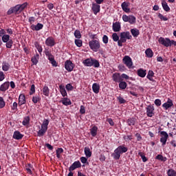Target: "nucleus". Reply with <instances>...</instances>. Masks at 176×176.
Instances as JSON below:
<instances>
[{
    "instance_id": "1",
    "label": "nucleus",
    "mask_w": 176,
    "mask_h": 176,
    "mask_svg": "<svg viewBox=\"0 0 176 176\" xmlns=\"http://www.w3.org/2000/svg\"><path fill=\"white\" fill-rule=\"evenodd\" d=\"M127 151H129L127 147L123 145L119 146L114 150V153L111 155V156H113V159L116 160H119V159H120V155H122V153H126Z\"/></svg>"
},
{
    "instance_id": "2",
    "label": "nucleus",
    "mask_w": 176,
    "mask_h": 176,
    "mask_svg": "<svg viewBox=\"0 0 176 176\" xmlns=\"http://www.w3.org/2000/svg\"><path fill=\"white\" fill-rule=\"evenodd\" d=\"M133 36L130 34V32H122L120 34V41H118V46L122 47L123 43L127 42V39H131Z\"/></svg>"
},
{
    "instance_id": "3",
    "label": "nucleus",
    "mask_w": 176,
    "mask_h": 176,
    "mask_svg": "<svg viewBox=\"0 0 176 176\" xmlns=\"http://www.w3.org/2000/svg\"><path fill=\"white\" fill-rule=\"evenodd\" d=\"M159 43L160 45H163V46H165L166 47H168L170 46H176V41L174 40H170L168 38H163L160 37L158 39Z\"/></svg>"
},
{
    "instance_id": "4",
    "label": "nucleus",
    "mask_w": 176,
    "mask_h": 176,
    "mask_svg": "<svg viewBox=\"0 0 176 176\" xmlns=\"http://www.w3.org/2000/svg\"><path fill=\"white\" fill-rule=\"evenodd\" d=\"M49 123H50V120L44 119L41 124V129L38 130L37 132V135L38 137H43V135L46 134V131H47V126H49Z\"/></svg>"
},
{
    "instance_id": "5",
    "label": "nucleus",
    "mask_w": 176,
    "mask_h": 176,
    "mask_svg": "<svg viewBox=\"0 0 176 176\" xmlns=\"http://www.w3.org/2000/svg\"><path fill=\"white\" fill-rule=\"evenodd\" d=\"M82 64L85 67H94L95 68H98V67H100V62L93 58H87L84 60Z\"/></svg>"
},
{
    "instance_id": "6",
    "label": "nucleus",
    "mask_w": 176,
    "mask_h": 176,
    "mask_svg": "<svg viewBox=\"0 0 176 176\" xmlns=\"http://www.w3.org/2000/svg\"><path fill=\"white\" fill-rule=\"evenodd\" d=\"M89 46L90 47V50H93V52H98L101 47V45L100 44V40H92L89 41Z\"/></svg>"
},
{
    "instance_id": "7",
    "label": "nucleus",
    "mask_w": 176,
    "mask_h": 176,
    "mask_svg": "<svg viewBox=\"0 0 176 176\" xmlns=\"http://www.w3.org/2000/svg\"><path fill=\"white\" fill-rule=\"evenodd\" d=\"M122 20L124 23H129V24H135V21L137 19L133 15H129L126 14L122 15Z\"/></svg>"
},
{
    "instance_id": "8",
    "label": "nucleus",
    "mask_w": 176,
    "mask_h": 176,
    "mask_svg": "<svg viewBox=\"0 0 176 176\" xmlns=\"http://www.w3.org/2000/svg\"><path fill=\"white\" fill-rule=\"evenodd\" d=\"M160 142L162 143V146H164L167 144V140H168V133L167 132L162 131L160 132Z\"/></svg>"
},
{
    "instance_id": "9",
    "label": "nucleus",
    "mask_w": 176,
    "mask_h": 176,
    "mask_svg": "<svg viewBox=\"0 0 176 176\" xmlns=\"http://www.w3.org/2000/svg\"><path fill=\"white\" fill-rule=\"evenodd\" d=\"M122 62L129 69L133 68V60H131V58L130 56H125L122 59Z\"/></svg>"
},
{
    "instance_id": "10",
    "label": "nucleus",
    "mask_w": 176,
    "mask_h": 176,
    "mask_svg": "<svg viewBox=\"0 0 176 176\" xmlns=\"http://www.w3.org/2000/svg\"><path fill=\"white\" fill-rule=\"evenodd\" d=\"M75 67V65L72 63L71 60H66L65 63V68L68 72H72L74 71V68Z\"/></svg>"
},
{
    "instance_id": "11",
    "label": "nucleus",
    "mask_w": 176,
    "mask_h": 176,
    "mask_svg": "<svg viewBox=\"0 0 176 176\" xmlns=\"http://www.w3.org/2000/svg\"><path fill=\"white\" fill-rule=\"evenodd\" d=\"M146 115L148 118H152L155 116V107L152 105H148L146 107Z\"/></svg>"
},
{
    "instance_id": "12",
    "label": "nucleus",
    "mask_w": 176,
    "mask_h": 176,
    "mask_svg": "<svg viewBox=\"0 0 176 176\" xmlns=\"http://www.w3.org/2000/svg\"><path fill=\"white\" fill-rule=\"evenodd\" d=\"M21 12V10L20 9V5H16L13 8H11L8 11V14H12L13 13L17 14L20 13Z\"/></svg>"
},
{
    "instance_id": "13",
    "label": "nucleus",
    "mask_w": 176,
    "mask_h": 176,
    "mask_svg": "<svg viewBox=\"0 0 176 176\" xmlns=\"http://www.w3.org/2000/svg\"><path fill=\"white\" fill-rule=\"evenodd\" d=\"M172 107H174V103L173 102V100L168 98L167 102L162 104V107L167 111V109H170Z\"/></svg>"
},
{
    "instance_id": "14",
    "label": "nucleus",
    "mask_w": 176,
    "mask_h": 176,
    "mask_svg": "<svg viewBox=\"0 0 176 176\" xmlns=\"http://www.w3.org/2000/svg\"><path fill=\"white\" fill-rule=\"evenodd\" d=\"M80 167H82V164H80V161H76L69 168V171H74V170H76V168H80Z\"/></svg>"
},
{
    "instance_id": "15",
    "label": "nucleus",
    "mask_w": 176,
    "mask_h": 176,
    "mask_svg": "<svg viewBox=\"0 0 176 176\" xmlns=\"http://www.w3.org/2000/svg\"><path fill=\"white\" fill-rule=\"evenodd\" d=\"M130 6V3L124 1L121 4V8L125 13H130V8H129Z\"/></svg>"
},
{
    "instance_id": "16",
    "label": "nucleus",
    "mask_w": 176,
    "mask_h": 176,
    "mask_svg": "<svg viewBox=\"0 0 176 176\" xmlns=\"http://www.w3.org/2000/svg\"><path fill=\"white\" fill-rule=\"evenodd\" d=\"M113 31L114 32H119L122 28V25H120V22L117 21L116 23H113Z\"/></svg>"
},
{
    "instance_id": "17",
    "label": "nucleus",
    "mask_w": 176,
    "mask_h": 176,
    "mask_svg": "<svg viewBox=\"0 0 176 176\" xmlns=\"http://www.w3.org/2000/svg\"><path fill=\"white\" fill-rule=\"evenodd\" d=\"M45 45L47 46H50V47H52V46H54L56 45V41H54V38L53 37H48L45 40Z\"/></svg>"
},
{
    "instance_id": "18",
    "label": "nucleus",
    "mask_w": 176,
    "mask_h": 176,
    "mask_svg": "<svg viewBox=\"0 0 176 176\" xmlns=\"http://www.w3.org/2000/svg\"><path fill=\"white\" fill-rule=\"evenodd\" d=\"M30 28L32 31H40V30L43 28V24L38 23L36 25H32Z\"/></svg>"
},
{
    "instance_id": "19",
    "label": "nucleus",
    "mask_w": 176,
    "mask_h": 176,
    "mask_svg": "<svg viewBox=\"0 0 176 176\" xmlns=\"http://www.w3.org/2000/svg\"><path fill=\"white\" fill-rule=\"evenodd\" d=\"M112 78H113V80L114 82H122V80H123V79H122V76H120V74H119V73L113 74Z\"/></svg>"
},
{
    "instance_id": "20",
    "label": "nucleus",
    "mask_w": 176,
    "mask_h": 176,
    "mask_svg": "<svg viewBox=\"0 0 176 176\" xmlns=\"http://www.w3.org/2000/svg\"><path fill=\"white\" fill-rule=\"evenodd\" d=\"M100 5L96 3H92V10L94 14H97V13H100Z\"/></svg>"
},
{
    "instance_id": "21",
    "label": "nucleus",
    "mask_w": 176,
    "mask_h": 176,
    "mask_svg": "<svg viewBox=\"0 0 176 176\" xmlns=\"http://www.w3.org/2000/svg\"><path fill=\"white\" fill-rule=\"evenodd\" d=\"M10 86V84L9 82H5L3 84H2L0 86V91H6L8 89H9V87Z\"/></svg>"
},
{
    "instance_id": "22",
    "label": "nucleus",
    "mask_w": 176,
    "mask_h": 176,
    "mask_svg": "<svg viewBox=\"0 0 176 176\" xmlns=\"http://www.w3.org/2000/svg\"><path fill=\"white\" fill-rule=\"evenodd\" d=\"M24 137V135L21 134L20 131H15L13 134V138L14 140H21Z\"/></svg>"
},
{
    "instance_id": "23",
    "label": "nucleus",
    "mask_w": 176,
    "mask_h": 176,
    "mask_svg": "<svg viewBox=\"0 0 176 176\" xmlns=\"http://www.w3.org/2000/svg\"><path fill=\"white\" fill-rule=\"evenodd\" d=\"M92 90L94 93H95L96 94H98V93H100V85L97 83H94L92 85Z\"/></svg>"
},
{
    "instance_id": "24",
    "label": "nucleus",
    "mask_w": 176,
    "mask_h": 176,
    "mask_svg": "<svg viewBox=\"0 0 176 176\" xmlns=\"http://www.w3.org/2000/svg\"><path fill=\"white\" fill-rule=\"evenodd\" d=\"M25 102H26L25 96H24L23 94L19 95V105H24V104H25Z\"/></svg>"
},
{
    "instance_id": "25",
    "label": "nucleus",
    "mask_w": 176,
    "mask_h": 176,
    "mask_svg": "<svg viewBox=\"0 0 176 176\" xmlns=\"http://www.w3.org/2000/svg\"><path fill=\"white\" fill-rule=\"evenodd\" d=\"M59 89H60V93L62 95V96L67 97V91L65 90V87H64V85H60Z\"/></svg>"
},
{
    "instance_id": "26",
    "label": "nucleus",
    "mask_w": 176,
    "mask_h": 176,
    "mask_svg": "<svg viewBox=\"0 0 176 176\" xmlns=\"http://www.w3.org/2000/svg\"><path fill=\"white\" fill-rule=\"evenodd\" d=\"M43 94L45 96V97H49V94H50V89L49 87L44 86L43 88Z\"/></svg>"
},
{
    "instance_id": "27",
    "label": "nucleus",
    "mask_w": 176,
    "mask_h": 176,
    "mask_svg": "<svg viewBox=\"0 0 176 176\" xmlns=\"http://www.w3.org/2000/svg\"><path fill=\"white\" fill-rule=\"evenodd\" d=\"M145 54L148 58L153 57V51L151 48H148L145 51Z\"/></svg>"
},
{
    "instance_id": "28",
    "label": "nucleus",
    "mask_w": 176,
    "mask_h": 176,
    "mask_svg": "<svg viewBox=\"0 0 176 176\" xmlns=\"http://www.w3.org/2000/svg\"><path fill=\"white\" fill-rule=\"evenodd\" d=\"M62 104L65 106L71 105L72 102H71V100H69L68 98H63L61 100Z\"/></svg>"
},
{
    "instance_id": "29",
    "label": "nucleus",
    "mask_w": 176,
    "mask_h": 176,
    "mask_svg": "<svg viewBox=\"0 0 176 176\" xmlns=\"http://www.w3.org/2000/svg\"><path fill=\"white\" fill-rule=\"evenodd\" d=\"M131 33L134 38H137L140 35V30L137 28H133L131 30Z\"/></svg>"
},
{
    "instance_id": "30",
    "label": "nucleus",
    "mask_w": 176,
    "mask_h": 176,
    "mask_svg": "<svg viewBox=\"0 0 176 176\" xmlns=\"http://www.w3.org/2000/svg\"><path fill=\"white\" fill-rule=\"evenodd\" d=\"M84 152L86 157H91V151H90V148L85 147Z\"/></svg>"
},
{
    "instance_id": "31",
    "label": "nucleus",
    "mask_w": 176,
    "mask_h": 176,
    "mask_svg": "<svg viewBox=\"0 0 176 176\" xmlns=\"http://www.w3.org/2000/svg\"><path fill=\"white\" fill-rule=\"evenodd\" d=\"M138 75L140 78H145L146 76V72L142 69L138 70Z\"/></svg>"
},
{
    "instance_id": "32",
    "label": "nucleus",
    "mask_w": 176,
    "mask_h": 176,
    "mask_svg": "<svg viewBox=\"0 0 176 176\" xmlns=\"http://www.w3.org/2000/svg\"><path fill=\"white\" fill-rule=\"evenodd\" d=\"M162 8L165 12H170V7L167 4V2L163 1L162 2Z\"/></svg>"
},
{
    "instance_id": "33",
    "label": "nucleus",
    "mask_w": 176,
    "mask_h": 176,
    "mask_svg": "<svg viewBox=\"0 0 176 176\" xmlns=\"http://www.w3.org/2000/svg\"><path fill=\"white\" fill-rule=\"evenodd\" d=\"M98 130V128L96 126H93L91 129V135H92V137H96V135H97V131Z\"/></svg>"
},
{
    "instance_id": "34",
    "label": "nucleus",
    "mask_w": 176,
    "mask_h": 176,
    "mask_svg": "<svg viewBox=\"0 0 176 176\" xmlns=\"http://www.w3.org/2000/svg\"><path fill=\"white\" fill-rule=\"evenodd\" d=\"M30 116L25 117L22 122V124L23 126H28V124H30Z\"/></svg>"
},
{
    "instance_id": "35",
    "label": "nucleus",
    "mask_w": 176,
    "mask_h": 176,
    "mask_svg": "<svg viewBox=\"0 0 176 176\" xmlns=\"http://www.w3.org/2000/svg\"><path fill=\"white\" fill-rule=\"evenodd\" d=\"M34 45H35V47L38 50V53L40 54H42V52L43 50V49L42 48V46L41 45H39V43H38V42H36L34 43Z\"/></svg>"
},
{
    "instance_id": "36",
    "label": "nucleus",
    "mask_w": 176,
    "mask_h": 176,
    "mask_svg": "<svg viewBox=\"0 0 176 176\" xmlns=\"http://www.w3.org/2000/svg\"><path fill=\"white\" fill-rule=\"evenodd\" d=\"M10 38V36H9L8 34H4L2 37H1V39H2V41L4 43H6L8 42H9V40Z\"/></svg>"
},
{
    "instance_id": "37",
    "label": "nucleus",
    "mask_w": 176,
    "mask_h": 176,
    "mask_svg": "<svg viewBox=\"0 0 176 176\" xmlns=\"http://www.w3.org/2000/svg\"><path fill=\"white\" fill-rule=\"evenodd\" d=\"M63 152H64V150L62 148H58L56 151V157H58V159H60V157H61V153H63Z\"/></svg>"
},
{
    "instance_id": "38",
    "label": "nucleus",
    "mask_w": 176,
    "mask_h": 176,
    "mask_svg": "<svg viewBox=\"0 0 176 176\" xmlns=\"http://www.w3.org/2000/svg\"><path fill=\"white\" fill-rule=\"evenodd\" d=\"M119 87L122 90H124V89H126V87H127V83L124 81H120V84H119Z\"/></svg>"
},
{
    "instance_id": "39",
    "label": "nucleus",
    "mask_w": 176,
    "mask_h": 176,
    "mask_svg": "<svg viewBox=\"0 0 176 176\" xmlns=\"http://www.w3.org/2000/svg\"><path fill=\"white\" fill-rule=\"evenodd\" d=\"M153 75H155V74L153 73V71L149 70L146 76L147 79H149V80H153Z\"/></svg>"
},
{
    "instance_id": "40",
    "label": "nucleus",
    "mask_w": 176,
    "mask_h": 176,
    "mask_svg": "<svg viewBox=\"0 0 176 176\" xmlns=\"http://www.w3.org/2000/svg\"><path fill=\"white\" fill-rule=\"evenodd\" d=\"M111 37L113 41L114 42H118V43H119V41H120V39H119V36L118 35V33H113Z\"/></svg>"
},
{
    "instance_id": "41",
    "label": "nucleus",
    "mask_w": 176,
    "mask_h": 176,
    "mask_svg": "<svg viewBox=\"0 0 176 176\" xmlns=\"http://www.w3.org/2000/svg\"><path fill=\"white\" fill-rule=\"evenodd\" d=\"M127 123L129 126H134L135 124V118H131L128 119Z\"/></svg>"
},
{
    "instance_id": "42",
    "label": "nucleus",
    "mask_w": 176,
    "mask_h": 176,
    "mask_svg": "<svg viewBox=\"0 0 176 176\" xmlns=\"http://www.w3.org/2000/svg\"><path fill=\"white\" fill-rule=\"evenodd\" d=\"M9 68H10V65H9V63H3L2 65V69L3 71H5V72H8L9 71Z\"/></svg>"
},
{
    "instance_id": "43",
    "label": "nucleus",
    "mask_w": 176,
    "mask_h": 176,
    "mask_svg": "<svg viewBox=\"0 0 176 176\" xmlns=\"http://www.w3.org/2000/svg\"><path fill=\"white\" fill-rule=\"evenodd\" d=\"M168 176H176V171L174 169H169L167 171Z\"/></svg>"
},
{
    "instance_id": "44",
    "label": "nucleus",
    "mask_w": 176,
    "mask_h": 176,
    "mask_svg": "<svg viewBox=\"0 0 176 176\" xmlns=\"http://www.w3.org/2000/svg\"><path fill=\"white\" fill-rule=\"evenodd\" d=\"M41 101V96H35L32 98V102L34 104H36L37 102H39Z\"/></svg>"
},
{
    "instance_id": "45",
    "label": "nucleus",
    "mask_w": 176,
    "mask_h": 176,
    "mask_svg": "<svg viewBox=\"0 0 176 176\" xmlns=\"http://www.w3.org/2000/svg\"><path fill=\"white\" fill-rule=\"evenodd\" d=\"M155 159H157V160H160L161 162H166L167 160V157H163L162 155H157Z\"/></svg>"
},
{
    "instance_id": "46",
    "label": "nucleus",
    "mask_w": 176,
    "mask_h": 176,
    "mask_svg": "<svg viewBox=\"0 0 176 176\" xmlns=\"http://www.w3.org/2000/svg\"><path fill=\"white\" fill-rule=\"evenodd\" d=\"M74 36L75 38H76L77 39H80V38H82V34H80V31L76 30L74 32Z\"/></svg>"
},
{
    "instance_id": "47",
    "label": "nucleus",
    "mask_w": 176,
    "mask_h": 176,
    "mask_svg": "<svg viewBox=\"0 0 176 176\" xmlns=\"http://www.w3.org/2000/svg\"><path fill=\"white\" fill-rule=\"evenodd\" d=\"M6 105V103L3 100V98L0 96V109H2V108H5Z\"/></svg>"
},
{
    "instance_id": "48",
    "label": "nucleus",
    "mask_w": 176,
    "mask_h": 176,
    "mask_svg": "<svg viewBox=\"0 0 176 176\" xmlns=\"http://www.w3.org/2000/svg\"><path fill=\"white\" fill-rule=\"evenodd\" d=\"M6 43V46L7 49H12V47L13 46V41L12 40H10Z\"/></svg>"
},
{
    "instance_id": "49",
    "label": "nucleus",
    "mask_w": 176,
    "mask_h": 176,
    "mask_svg": "<svg viewBox=\"0 0 176 176\" xmlns=\"http://www.w3.org/2000/svg\"><path fill=\"white\" fill-rule=\"evenodd\" d=\"M75 45H76V46L78 47H82V40H80V39H76L75 40Z\"/></svg>"
},
{
    "instance_id": "50",
    "label": "nucleus",
    "mask_w": 176,
    "mask_h": 176,
    "mask_svg": "<svg viewBox=\"0 0 176 176\" xmlns=\"http://www.w3.org/2000/svg\"><path fill=\"white\" fill-rule=\"evenodd\" d=\"M158 17L159 19H160V20H162V21H167V20H168V18L164 16L163 14L160 13L158 14Z\"/></svg>"
},
{
    "instance_id": "51",
    "label": "nucleus",
    "mask_w": 176,
    "mask_h": 176,
    "mask_svg": "<svg viewBox=\"0 0 176 176\" xmlns=\"http://www.w3.org/2000/svg\"><path fill=\"white\" fill-rule=\"evenodd\" d=\"M28 3H23V4L20 5L19 4V8L21 9V12H23L25 8H27Z\"/></svg>"
},
{
    "instance_id": "52",
    "label": "nucleus",
    "mask_w": 176,
    "mask_h": 176,
    "mask_svg": "<svg viewBox=\"0 0 176 176\" xmlns=\"http://www.w3.org/2000/svg\"><path fill=\"white\" fill-rule=\"evenodd\" d=\"M35 93V85H32L30 87V95L32 96Z\"/></svg>"
},
{
    "instance_id": "53",
    "label": "nucleus",
    "mask_w": 176,
    "mask_h": 176,
    "mask_svg": "<svg viewBox=\"0 0 176 176\" xmlns=\"http://www.w3.org/2000/svg\"><path fill=\"white\" fill-rule=\"evenodd\" d=\"M66 89L68 91H72V90H74V87L71 84H67L66 85Z\"/></svg>"
},
{
    "instance_id": "54",
    "label": "nucleus",
    "mask_w": 176,
    "mask_h": 176,
    "mask_svg": "<svg viewBox=\"0 0 176 176\" xmlns=\"http://www.w3.org/2000/svg\"><path fill=\"white\" fill-rule=\"evenodd\" d=\"M108 41H109L108 36L104 35L103 37H102V42H103V43L107 45V43H108Z\"/></svg>"
},
{
    "instance_id": "55",
    "label": "nucleus",
    "mask_w": 176,
    "mask_h": 176,
    "mask_svg": "<svg viewBox=\"0 0 176 176\" xmlns=\"http://www.w3.org/2000/svg\"><path fill=\"white\" fill-rule=\"evenodd\" d=\"M11 109L12 111H17V102H14L11 106Z\"/></svg>"
},
{
    "instance_id": "56",
    "label": "nucleus",
    "mask_w": 176,
    "mask_h": 176,
    "mask_svg": "<svg viewBox=\"0 0 176 176\" xmlns=\"http://www.w3.org/2000/svg\"><path fill=\"white\" fill-rule=\"evenodd\" d=\"M80 160L81 163H82V164H86V163H87V158H86L85 157H81L80 158Z\"/></svg>"
},
{
    "instance_id": "57",
    "label": "nucleus",
    "mask_w": 176,
    "mask_h": 176,
    "mask_svg": "<svg viewBox=\"0 0 176 176\" xmlns=\"http://www.w3.org/2000/svg\"><path fill=\"white\" fill-rule=\"evenodd\" d=\"M31 60H32V63L34 64V65H36L38 64V59H37L36 58H34V56L32 58Z\"/></svg>"
},
{
    "instance_id": "58",
    "label": "nucleus",
    "mask_w": 176,
    "mask_h": 176,
    "mask_svg": "<svg viewBox=\"0 0 176 176\" xmlns=\"http://www.w3.org/2000/svg\"><path fill=\"white\" fill-rule=\"evenodd\" d=\"M117 98L120 104H124V102H126V100H124L121 96H118Z\"/></svg>"
},
{
    "instance_id": "59",
    "label": "nucleus",
    "mask_w": 176,
    "mask_h": 176,
    "mask_svg": "<svg viewBox=\"0 0 176 176\" xmlns=\"http://www.w3.org/2000/svg\"><path fill=\"white\" fill-rule=\"evenodd\" d=\"M155 105H157V107H160V105H162V100H160V99H156L155 100Z\"/></svg>"
},
{
    "instance_id": "60",
    "label": "nucleus",
    "mask_w": 176,
    "mask_h": 176,
    "mask_svg": "<svg viewBox=\"0 0 176 176\" xmlns=\"http://www.w3.org/2000/svg\"><path fill=\"white\" fill-rule=\"evenodd\" d=\"M124 140H125L126 141H129V140H133V135H129L124 136Z\"/></svg>"
},
{
    "instance_id": "61",
    "label": "nucleus",
    "mask_w": 176,
    "mask_h": 176,
    "mask_svg": "<svg viewBox=\"0 0 176 176\" xmlns=\"http://www.w3.org/2000/svg\"><path fill=\"white\" fill-rule=\"evenodd\" d=\"M5 79V74L3 72H0V82H2Z\"/></svg>"
},
{
    "instance_id": "62",
    "label": "nucleus",
    "mask_w": 176,
    "mask_h": 176,
    "mask_svg": "<svg viewBox=\"0 0 176 176\" xmlns=\"http://www.w3.org/2000/svg\"><path fill=\"white\" fill-rule=\"evenodd\" d=\"M107 122L110 124V126H113L115 123L113 122V120H112V118H108L107 120Z\"/></svg>"
},
{
    "instance_id": "63",
    "label": "nucleus",
    "mask_w": 176,
    "mask_h": 176,
    "mask_svg": "<svg viewBox=\"0 0 176 176\" xmlns=\"http://www.w3.org/2000/svg\"><path fill=\"white\" fill-rule=\"evenodd\" d=\"M44 53L47 57L52 55V53H50V51L47 49L45 50Z\"/></svg>"
},
{
    "instance_id": "64",
    "label": "nucleus",
    "mask_w": 176,
    "mask_h": 176,
    "mask_svg": "<svg viewBox=\"0 0 176 176\" xmlns=\"http://www.w3.org/2000/svg\"><path fill=\"white\" fill-rule=\"evenodd\" d=\"M85 112H86V110L85 109V106H83V105L80 106V113L83 114Z\"/></svg>"
}]
</instances>
